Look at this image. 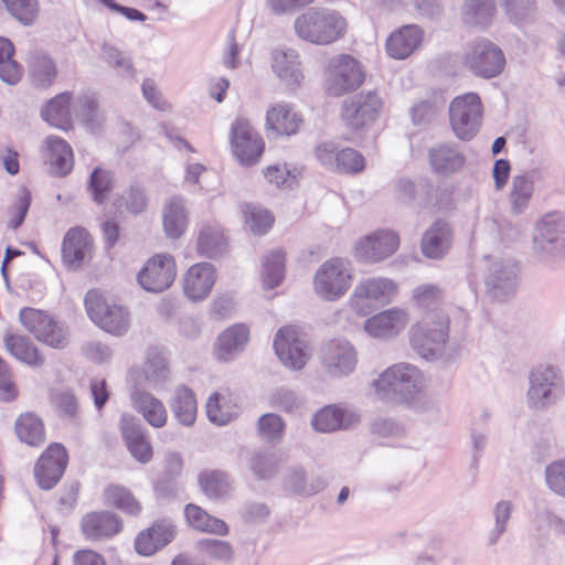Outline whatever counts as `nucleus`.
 I'll return each instance as SVG.
<instances>
[{
	"label": "nucleus",
	"instance_id": "26",
	"mask_svg": "<svg viewBox=\"0 0 565 565\" xmlns=\"http://www.w3.org/2000/svg\"><path fill=\"white\" fill-rule=\"evenodd\" d=\"M175 536L171 521H156L149 529L140 532L135 540V548L139 555L151 556L167 546Z\"/></svg>",
	"mask_w": 565,
	"mask_h": 565
},
{
	"label": "nucleus",
	"instance_id": "60",
	"mask_svg": "<svg viewBox=\"0 0 565 565\" xmlns=\"http://www.w3.org/2000/svg\"><path fill=\"white\" fill-rule=\"evenodd\" d=\"M245 223L254 234H265L271 227L274 217L264 209L246 204L243 209Z\"/></svg>",
	"mask_w": 565,
	"mask_h": 565
},
{
	"label": "nucleus",
	"instance_id": "51",
	"mask_svg": "<svg viewBox=\"0 0 565 565\" xmlns=\"http://www.w3.org/2000/svg\"><path fill=\"white\" fill-rule=\"evenodd\" d=\"M143 373L147 382L153 388L162 386L168 380L170 374L168 362L158 349L151 348L148 350Z\"/></svg>",
	"mask_w": 565,
	"mask_h": 565
},
{
	"label": "nucleus",
	"instance_id": "48",
	"mask_svg": "<svg viewBox=\"0 0 565 565\" xmlns=\"http://www.w3.org/2000/svg\"><path fill=\"white\" fill-rule=\"evenodd\" d=\"M198 252L201 256L213 258L221 255L226 248L222 230L216 225H205L199 231Z\"/></svg>",
	"mask_w": 565,
	"mask_h": 565
},
{
	"label": "nucleus",
	"instance_id": "52",
	"mask_svg": "<svg viewBox=\"0 0 565 565\" xmlns=\"http://www.w3.org/2000/svg\"><path fill=\"white\" fill-rule=\"evenodd\" d=\"M280 456L273 449L254 451L249 457V467L258 479H270L277 472L280 465Z\"/></svg>",
	"mask_w": 565,
	"mask_h": 565
},
{
	"label": "nucleus",
	"instance_id": "58",
	"mask_svg": "<svg viewBox=\"0 0 565 565\" xmlns=\"http://www.w3.org/2000/svg\"><path fill=\"white\" fill-rule=\"evenodd\" d=\"M114 179L110 171L95 168L88 180V191L90 192L94 202L97 204H104L109 192L113 190Z\"/></svg>",
	"mask_w": 565,
	"mask_h": 565
},
{
	"label": "nucleus",
	"instance_id": "12",
	"mask_svg": "<svg viewBox=\"0 0 565 565\" xmlns=\"http://www.w3.org/2000/svg\"><path fill=\"white\" fill-rule=\"evenodd\" d=\"M361 64L350 55H340L329 64L326 77V90L333 97L355 90L364 82Z\"/></svg>",
	"mask_w": 565,
	"mask_h": 565
},
{
	"label": "nucleus",
	"instance_id": "39",
	"mask_svg": "<svg viewBox=\"0 0 565 565\" xmlns=\"http://www.w3.org/2000/svg\"><path fill=\"white\" fill-rule=\"evenodd\" d=\"M284 487L300 495H313L327 487V480L321 476L311 477L308 481L302 467H290L284 476Z\"/></svg>",
	"mask_w": 565,
	"mask_h": 565
},
{
	"label": "nucleus",
	"instance_id": "5",
	"mask_svg": "<svg viewBox=\"0 0 565 565\" xmlns=\"http://www.w3.org/2000/svg\"><path fill=\"white\" fill-rule=\"evenodd\" d=\"M562 388L561 369L550 364H540L529 374L527 405L534 409H545L556 403Z\"/></svg>",
	"mask_w": 565,
	"mask_h": 565
},
{
	"label": "nucleus",
	"instance_id": "62",
	"mask_svg": "<svg viewBox=\"0 0 565 565\" xmlns=\"http://www.w3.org/2000/svg\"><path fill=\"white\" fill-rule=\"evenodd\" d=\"M7 10L24 25H31L39 14L38 0H2Z\"/></svg>",
	"mask_w": 565,
	"mask_h": 565
},
{
	"label": "nucleus",
	"instance_id": "20",
	"mask_svg": "<svg viewBox=\"0 0 565 565\" xmlns=\"http://www.w3.org/2000/svg\"><path fill=\"white\" fill-rule=\"evenodd\" d=\"M321 361L329 375L341 377L354 371L358 356L355 349L349 341L332 340L323 345Z\"/></svg>",
	"mask_w": 565,
	"mask_h": 565
},
{
	"label": "nucleus",
	"instance_id": "14",
	"mask_svg": "<svg viewBox=\"0 0 565 565\" xmlns=\"http://www.w3.org/2000/svg\"><path fill=\"white\" fill-rule=\"evenodd\" d=\"M319 162L333 172L358 174L365 168L363 154L350 147L339 149L333 142H323L316 147Z\"/></svg>",
	"mask_w": 565,
	"mask_h": 565
},
{
	"label": "nucleus",
	"instance_id": "15",
	"mask_svg": "<svg viewBox=\"0 0 565 565\" xmlns=\"http://www.w3.org/2000/svg\"><path fill=\"white\" fill-rule=\"evenodd\" d=\"M518 273V265L513 260H493L484 277L488 296L500 302L511 298L516 291Z\"/></svg>",
	"mask_w": 565,
	"mask_h": 565
},
{
	"label": "nucleus",
	"instance_id": "11",
	"mask_svg": "<svg viewBox=\"0 0 565 565\" xmlns=\"http://www.w3.org/2000/svg\"><path fill=\"white\" fill-rule=\"evenodd\" d=\"M533 248L545 260L565 255V217L561 213L553 212L542 217Z\"/></svg>",
	"mask_w": 565,
	"mask_h": 565
},
{
	"label": "nucleus",
	"instance_id": "56",
	"mask_svg": "<svg viewBox=\"0 0 565 565\" xmlns=\"http://www.w3.org/2000/svg\"><path fill=\"white\" fill-rule=\"evenodd\" d=\"M14 46L6 38H0V79L9 85L17 84L22 76V67L13 58Z\"/></svg>",
	"mask_w": 565,
	"mask_h": 565
},
{
	"label": "nucleus",
	"instance_id": "10",
	"mask_svg": "<svg viewBox=\"0 0 565 565\" xmlns=\"http://www.w3.org/2000/svg\"><path fill=\"white\" fill-rule=\"evenodd\" d=\"M482 118L481 99L476 93L457 96L449 105V120L454 134L468 141L478 132Z\"/></svg>",
	"mask_w": 565,
	"mask_h": 565
},
{
	"label": "nucleus",
	"instance_id": "18",
	"mask_svg": "<svg viewBox=\"0 0 565 565\" xmlns=\"http://www.w3.org/2000/svg\"><path fill=\"white\" fill-rule=\"evenodd\" d=\"M93 247V238L84 227L70 228L61 246L63 265L73 271L82 269L92 259Z\"/></svg>",
	"mask_w": 565,
	"mask_h": 565
},
{
	"label": "nucleus",
	"instance_id": "41",
	"mask_svg": "<svg viewBox=\"0 0 565 565\" xmlns=\"http://www.w3.org/2000/svg\"><path fill=\"white\" fill-rule=\"evenodd\" d=\"M52 173L57 177L67 175L73 169V151L70 145L62 138L49 136L45 140Z\"/></svg>",
	"mask_w": 565,
	"mask_h": 565
},
{
	"label": "nucleus",
	"instance_id": "25",
	"mask_svg": "<svg viewBox=\"0 0 565 565\" xmlns=\"http://www.w3.org/2000/svg\"><path fill=\"white\" fill-rule=\"evenodd\" d=\"M120 431L131 456L141 463L149 462L152 458V447L140 420L128 414L121 415Z\"/></svg>",
	"mask_w": 565,
	"mask_h": 565
},
{
	"label": "nucleus",
	"instance_id": "4",
	"mask_svg": "<svg viewBox=\"0 0 565 565\" xmlns=\"http://www.w3.org/2000/svg\"><path fill=\"white\" fill-rule=\"evenodd\" d=\"M462 63L475 76L490 79L503 72L505 55L495 43L479 38L467 44Z\"/></svg>",
	"mask_w": 565,
	"mask_h": 565
},
{
	"label": "nucleus",
	"instance_id": "57",
	"mask_svg": "<svg viewBox=\"0 0 565 565\" xmlns=\"http://www.w3.org/2000/svg\"><path fill=\"white\" fill-rule=\"evenodd\" d=\"M446 98L441 93H434L430 97L416 103L411 108V117L415 125L428 124L434 120L444 108Z\"/></svg>",
	"mask_w": 565,
	"mask_h": 565
},
{
	"label": "nucleus",
	"instance_id": "50",
	"mask_svg": "<svg viewBox=\"0 0 565 565\" xmlns=\"http://www.w3.org/2000/svg\"><path fill=\"white\" fill-rule=\"evenodd\" d=\"M514 505L510 500H499L492 508L493 526L488 532L487 545L495 546L508 531Z\"/></svg>",
	"mask_w": 565,
	"mask_h": 565
},
{
	"label": "nucleus",
	"instance_id": "28",
	"mask_svg": "<svg viewBox=\"0 0 565 565\" xmlns=\"http://www.w3.org/2000/svg\"><path fill=\"white\" fill-rule=\"evenodd\" d=\"M428 158L433 171L440 175H450L460 171L466 162L465 156L452 142L435 145L429 149Z\"/></svg>",
	"mask_w": 565,
	"mask_h": 565
},
{
	"label": "nucleus",
	"instance_id": "33",
	"mask_svg": "<svg viewBox=\"0 0 565 565\" xmlns=\"http://www.w3.org/2000/svg\"><path fill=\"white\" fill-rule=\"evenodd\" d=\"M273 70L290 88L298 87L303 79V75L300 70L299 54L294 49L275 51L273 55Z\"/></svg>",
	"mask_w": 565,
	"mask_h": 565
},
{
	"label": "nucleus",
	"instance_id": "38",
	"mask_svg": "<svg viewBox=\"0 0 565 565\" xmlns=\"http://www.w3.org/2000/svg\"><path fill=\"white\" fill-rule=\"evenodd\" d=\"M73 102L72 93H61L46 104L41 116L51 126L67 130L72 127L71 107L73 108Z\"/></svg>",
	"mask_w": 565,
	"mask_h": 565
},
{
	"label": "nucleus",
	"instance_id": "7",
	"mask_svg": "<svg viewBox=\"0 0 565 565\" xmlns=\"http://www.w3.org/2000/svg\"><path fill=\"white\" fill-rule=\"evenodd\" d=\"M383 102L377 92H361L345 98L341 105V118L352 131H361L380 117Z\"/></svg>",
	"mask_w": 565,
	"mask_h": 565
},
{
	"label": "nucleus",
	"instance_id": "17",
	"mask_svg": "<svg viewBox=\"0 0 565 565\" xmlns=\"http://www.w3.org/2000/svg\"><path fill=\"white\" fill-rule=\"evenodd\" d=\"M231 145L241 164H255L263 151L264 141L245 119H236L231 129Z\"/></svg>",
	"mask_w": 565,
	"mask_h": 565
},
{
	"label": "nucleus",
	"instance_id": "55",
	"mask_svg": "<svg viewBox=\"0 0 565 565\" xmlns=\"http://www.w3.org/2000/svg\"><path fill=\"white\" fill-rule=\"evenodd\" d=\"M263 284L267 289L280 285L285 275V254L280 249L271 250L263 258Z\"/></svg>",
	"mask_w": 565,
	"mask_h": 565
},
{
	"label": "nucleus",
	"instance_id": "29",
	"mask_svg": "<svg viewBox=\"0 0 565 565\" xmlns=\"http://www.w3.org/2000/svg\"><path fill=\"white\" fill-rule=\"evenodd\" d=\"M451 239L452 235L448 223L436 221L423 235L422 253L427 258L440 259L449 252Z\"/></svg>",
	"mask_w": 565,
	"mask_h": 565
},
{
	"label": "nucleus",
	"instance_id": "54",
	"mask_svg": "<svg viewBox=\"0 0 565 565\" xmlns=\"http://www.w3.org/2000/svg\"><path fill=\"white\" fill-rule=\"evenodd\" d=\"M73 110L90 132L98 129V100L94 93L78 95L73 102Z\"/></svg>",
	"mask_w": 565,
	"mask_h": 565
},
{
	"label": "nucleus",
	"instance_id": "3",
	"mask_svg": "<svg viewBox=\"0 0 565 565\" xmlns=\"http://www.w3.org/2000/svg\"><path fill=\"white\" fill-rule=\"evenodd\" d=\"M425 379L422 371L409 363H397L386 369L374 387L382 398L411 403L423 391Z\"/></svg>",
	"mask_w": 565,
	"mask_h": 565
},
{
	"label": "nucleus",
	"instance_id": "32",
	"mask_svg": "<svg viewBox=\"0 0 565 565\" xmlns=\"http://www.w3.org/2000/svg\"><path fill=\"white\" fill-rule=\"evenodd\" d=\"M406 312L394 308L371 317L364 328L372 337L386 338L397 334L406 326Z\"/></svg>",
	"mask_w": 565,
	"mask_h": 565
},
{
	"label": "nucleus",
	"instance_id": "37",
	"mask_svg": "<svg viewBox=\"0 0 565 565\" xmlns=\"http://www.w3.org/2000/svg\"><path fill=\"white\" fill-rule=\"evenodd\" d=\"M353 420V414L345 412L339 406L328 405L313 415L311 425L319 433H332L348 428Z\"/></svg>",
	"mask_w": 565,
	"mask_h": 565
},
{
	"label": "nucleus",
	"instance_id": "40",
	"mask_svg": "<svg viewBox=\"0 0 565 565\" xmlns=\"http://www.w3.org/2000/svg\"><path fill=\"white\" fill-rule=\"evenodd\" d=\"M163 231L171 239L180 238L188 227V214L181 198L174 196L167 202L162 212Z\"/></svg>",
	"mask_w": 565,
	"mask_h": 565
},
{
	"label": "nucleus",
	"instance_id": "42",
	"mask_svg": "<svg viewBox=\"0 0 565 565\" xmlns=\"http://www.w3.org/2000/svg\"><path fill=\"white\" fill-rule=\"evenodd\" d=\"M14 430L19 440L31 447H41L45 441L44 424L34 413L21 414L14 423Z\"/></svg>",
	"mask_w": 565,
	"mask_h": 565
},
{
	"label": "nucleus",
	"instance_id": "64",
	"mask_svg": "<svg viewBox=\"0 0 565 565\" xmlns=\"http://www.w3.org/2000/svg\"><path fill=\"white\" fill-rule=\"evenodd\" d=\"M32 195L26 186H21L18 191L14 203L9 210L10 220L8 226L12 230H18L24 222L30 205Z\"/></svg>",
	"mask_w": 565,
	"mask_h": 565
},
{
	"label": "nucleus",
	"instance_id": "1",
	"mask_svg": "<svg viewBox=\"0 0 565 565\" xmlns=\"http://www.w3.org/2000/svg\"><path fill=\"white\" fill-rule=\"evenodd\" d=\"M414 298L425 315L412 330V347L426 360L438 359L449 339V318L439 308L443 291L436 285H422L414 290Z\"/></svg>",
	"mask_w": 565,
	"mask_h": 565
},
{
	"label": "nucleus",
	"instance_id": "19",
	"mask_svg": "<svg viewBox=\"0 0 565 565\" xmlns=\"http://www.w3.org/2000/svg\"><path fill=\"white\" fill-rule=\"evenodd\" d=\"M396 291V285L387 278H371L360 282L351 297L352 308L361 316L370 313V302H388Z\"/></svg>",
	"mask_w": 565,
	"mask_h": 565
},
{
	"label": "nucleus",
	"instance_id": "63",
	"mask_svg": "<svg viewBox=\"0 0 565 565\" xmlns=\"http://www.w3.org/2000/svg\"><path fill=\"white\" fill-rule=\"evenodd\" d=\"M544 478L548 490L565 499V458L548 463L545 467Z\"/></svg>",
	"mask_w": 565,
	"mask_h": 565
},
{
	"label": "nucleus",
	"instance_id": "43",
	"mask_svg": "<svg viewBox=\"0 0 565 565\" xmlns=\"http://www.w3.org/2000/svg\"><path fill=\"white\" fill-rule=\"evenodd\" d=\"M201 491L211 500H222L230 495L232 484L228 475L222 470H203L198 477Z\"/></svg>",
	"mask_w": 565,
	"mask_h": 565
},
{
	"label": "nucleus",
	"instance_id": "53",
	"mask_svg": "<svg viewBox=\"0 0 565 565\" xmlns=\"http://www.w3.org/2000/svg\"><path fill=\"white\" fill-rule=\"evenodd\" d=\"M205 408L209 420L217 426L228 424L237 415L236 406L217 392L209 397Z\"/></svg>",
	"mask_w": 565,
	"mask_h": 565
},
{
	"label": "nucleus",
	"instance_id": "35",
	"mask_svg": "<svg viewBox=\"0 0 565 565\" xmlns=\"http://www.w3.org/2000/svg\"><path fill=\"white\" fill-rule=\"evenodd\" d=\"M462 22L471 28L487 29L494 20L497 6L494 0H465L461 9Z\"/></svg>",
	"mask_w": 565,
	"mask_h": 565
},
{
	"label": "nucleus",
	"instance_id": "6",
	"mask_svg": "<svg viewBox=\"0 0 565 565\" xmlns=\"http://www.w3.org/2000/svg\"><path fill=\"white\" fill-rule=\"evenodd\" d=\"M352 284L351 266L344 258L322 263L313 277V290L323 300L334 301L345 295Z\"/></svg>",
	"mask_w": 565,
	"mask_h": 565
},
{
	"label": "nucleus",
	"instance_id": "2",
	"mask_svg": "<svg viewBox=\"0 0 565 565\" xmlns=\"http://www.w3.org/2000/svg\"><path fill=\"white\" fill-rule=\"evenodd\" d=\"M345 18L335 9L311 7L294 21L296 35L315 45H329L342 39L347 31Z\"/></svg>",
	"mask_w": 565,
	"mask_h": 565
},
{
	"label": "nucleus",
	"instance_id": "49",
	"mask_svg": "<svg viewBox=\"0 0 565 565\" xmlns=\"http://www.w3.org/2000/svg\"><path fill=\"white\" fill-rule=\"evenodd\" d=\"M534 191V180L529 174L514 175L510 192V204L512 212L522 214L529 206Z\"/></svg>",
	"mask_w": 565,
	"mask_h": 565
},
{
	"label": "nucleus",
	"instance_id": "44",
	"mask_svg": "<svg viewBox=\"0 0 565 565\" xmlns=\"http://www.w3.org/2000/svg\"><path fill=\"white\" fill-rule=\"evenodd\" d=\"M4 347L17 360L28 365H42L44 360L31 339L23 334H6Z\"/></svg>",
	"mask_w": 565,
	"mask_h": 565
},
{
	"label": "nucleus",
	"instance_id": "45",
	"mask_svg": "<svg viewBox=\"0 0 565 565\" xmlns=\"http://www.w3.org/2000/svg\"><path fill=\"white\" fill-rule=\"evenodd\" d=\"M29 68L32 83L38 87L51 86L57 75L53 58L42 51L31 53Z\"/></svg>",
	"mask_w": 565,
	"mask_h": 565
},
{
	"label": "nucleus",
	"instance_id": "31",
	"mask_svg": "<svg viewBox=\"0 0 565 565\" xmlns=\"http://www.w3.org/2000/svg\"><path fill=\"white\" fill-rule=\"evenodd\" d=\"M301 121L299 115L287 103L276 104L266 115L268 135H294L298 131Z\"/></svg>",
	"mask_w": 565,
	"mask_h": 565
},
{
	"label": "nucleus",
	"instance_id": "61",
	"mask_svg": "<svg viewBox=\"0 0 565 565\" xmlns=\"http://www.w3.org/2000/svg\"><path fill=\"white\" fill-rule=\"evenodd\" d=\"M198 548L205 557L218 562L230 563L234 557L233 547L226 541L214 539L201 540L198 542Z\"/></svg>",
	"mask_w": 565,
	"mask_h": 565
},
{
	"label": "nucleus",
	"instance_id": "46",
	"mask_svg": "<svg viewBox=\"0 0 565 565\" xmlns=\"http://www.w3.org/2000/svg\"><path fill=\"white\" fill-rule=\"evenodd\" d=\"M106 505L115 507L126 514L137 516L141 512V505L131 491L124 486L110 484L104 490Z\"/></svg>",
	"mask_w": 565,
	"mask_h": 565
},
{
	"label": "nucleus",
	"instance_id": "8",
	"mask_svg": "<svg viewBox=\"0 0 565 565\" xmlns=\"http://www.w3.org/2000/svg\"><path fill=\"white\" fill-rule=\"evenodd\" d=\"M84 306L89 319L106 332L121 335L128 330L129 313L127 309L119 305L108 303L96 289L86 292Z\"/></svg>",
	"mask_w": 565,
	"mask_h": 565
},
{
	"label": "nucleus",
	"instance_id": "13",
	"mask_svg": "<svg viewBox=\"0 0 565 565\" xmlns=\"http://www.w3.org/2000/svg\"><path fill=\"white\" fill-rule=\"evenodd\" d=\"M175 276L174 258L169 254H157L146 262L137 275V281L146 291L159 294L173 284Z\"/></svg>",
	"mask_w": 565,
	"mask_h": 565
},
{
	"label": "nucleus",
	"instance_id": "21",
	"mask_svg": "<svg viewBox=\"0 0 565 565\" xmlns=\"http://www.w3.org/2000/svg\"><path fill=\"white\" fill-rule=\"evenodd\" d=\"M274 349L282 364L289 369L300 370L307 363V344L294 327L279 329L274 340Z\"/></svg>",
	"mask_w": 565,
	"mask_h": 565
},
{
	"label": "nucleus",
	"instance_id": "16",
	"mask_svg": "<svg viewBox=\"0 0 565 565\" xmlns=\"http://www.w3.org/2000/svg\"><path fill=\"white\" fill-rule=\"evenodd\" d=\"M68 462L66 448L60 443L51 444L34 466V477L41 489L51 490L61 480Z\"/></svg>",
	"mask_w": 565,
	"mask_h": 565
},
{
	"label": "nucleus",
	"instance_id": "23",
	"mask_svg": "<svg viewBox=\"0 0 565 565\" xmlns=\"http://www.w3.org/2000/svg\"><path fill=\"white\" fill-rule=\"evenodd\" d=\"M398 244L399 239L395 232L379 231L359 243L356 255L366 262L377 263L391 256Z\"/></svg>",
	"mask_w": 565,
	"mask_h": 565
},
{
	"label": "nucleus",
	"instance_id": "47",
	"mask_svg": "<svg viewBox=\"0 0 565 565\" xmlns=\"http://www.w3.org/2000/svg\"><path fill=\"white\" fill-rule=\"evenodd\" d=\"M184 513L189 524L199 531L216 535H226L228 532V526L223 520L207 514L198 505L188 504Z\"/></svg>",
	"mask_w": 565,
	"mask_h": 565
},
{
	"label": "nucleus",
	"instance_id": "22",
	"mask_svg": "<svg viewBox=\"0 0 565 565\" xmlns=\"http://www.w3.org/2000/svg\"><path fill=\"white\" fill-rule=\"evenodd\" d=\"M81 529L89 541L108 540L122 530L121 519L109 511L90 512L83 516Z\"/></svg>",
	"mask_w": 565,
	"mask_h": 565
},
{
	"label": "nucleus",
	"instance_id": "59",
	"mask_svg": "<svg viewBox=\"0 0 565 565\" xmlns=\"http://www.w3.org/2000/svg\"><path fill=\"white\" fill-rule=\"evenodd\" d=\"M532 524L537 533L544 534L550 529L562 530L565 523L546 502H536Z\"/></svg>",
	"mask_w": 565,
	"mask_h": 565
},
{
	"label": "nucleus",
	"instance_id": "27",
	"mask_svg": "<svg viewBox=\"0 0 565 565\" xmlns=\"http://www.w3.org/2000/svg\"><path fill=\"white\" fill-rule=\"evenodd\" d=\"M214 284V266L210 263H200L191 266L186 271L183 291L191 301H201L209 296Z\"/></svg>",
	"mask_w": 565,
	"mask_h": 565
},
{
	"label": "nucleus",
	"instance_id": "34",
	"mask_svg": "<svg viewBox=\"0 0 565 565\" xmlns=\"http://www.w3.org/2000/svg\"><path fill=\"white\" fill-rule=\"evenodd\" d=\"M134 408L140 413L149 425L156 428L163 427L167 423V409L163 403L152 394L135 390L131 393Z\"/></svg>",
	"mask_w": 565,
	"mask_h": 565
},
{
	"label": "nucleus",
	"instance_id": "30",
	"mask_svg": "<svg viewBox=\"0 0 565 565\" xmlns=\"http://www.w3.org/2000/svg\"><path fill=\"white\" fill-rule=\"evenodd\" d=\"M249 340V329L243 323L228 327L217 339L215 349L216 358L221 361H230L244 351Z\"/></svg>",
	"mask_w": 565,
	"mask_h": 565
},
{
	"label": "nucleus",
	"instance_id": "9",
	"mask_svg": "<svg viewBox=\"0 0 565 565\" xmlns=\"http://www.w3.org/2000/svg\"><path fill=\"white\" fill-rule=\"evenodd\" d=\"M19 319L44 344L53 349H64L68 344V329L65 323L54 320L46 312L26 307L20 310Z\"/></svg>",
	"mask_w": 565,
	"mask_h": 565
},
{
	"label": "nucleus",
	"instance_id": "36",
	"mask_svg": "<svg viewBox=\"0 0 565 565\" xmlns=\"http://www.w3.org/2000/svg\"><path fill=\"white\" fill-rule=\"evenodd\" d=\"M169 405L173 417L180 425L184 427L194 425L198 414V403L192 390L184 385L175 387Z\"/></svg>",
	"mask_w": 565,
	"mask_h": 565
},
{
	"label": "nucleus",
	"instance_id": "24",
	"mask_svg": "<svg viewBox=\"0 0 565 565\" xmlns=\"http://www.w3.org/2000/svg\"><path fill=\"white\" fill-rule=\"evenodd\" d=\"M423 40L424 30L419 25H403L387 38L386 53L394 60H405L420 46Z\"/></svg>",
	"mask_w": 565,
	"mask_h": 565
}]
</instances>
